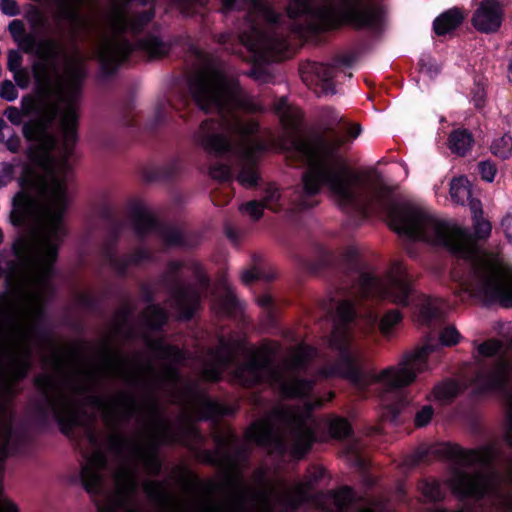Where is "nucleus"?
<instances>
[{
	"instance_id": "1",
	"label": "nucleus",
	"mask_w": 512,
	"mask_h": 512,
	"mask_svg": "<svg viewBox=\"0 0 512 512\" xmlns=\"http://www.w3.org/2000/svg\"><path fill=\"white\" fill-rule=\"evenodd\" d=\"M60 77L51 84L36 82L44 96H24L20 110L32 117L22 127L28 142L27 157L35 165L22 179L21 191L12 199L9 220L28 234L14 244L16 266L13 289L5 307H43L50 290V277L58 249L67 234L63 221L66 208L65 184L56 174L53 157L56 140L50 126L58 117L63 151L71 154L77 140L76 126L85 71L82 62L61 64Z\"/></svg>"
},
{
	"instance_id": "2",
	"label": "nucleus",
	"mask_w": 512,
	"mask_h": 512,
	"mask_svg": "<svg viewBox=\"0 0 512 512\" xmlns=\"http://www.w3.org/2000/svg\"><path fill=\"white\" fill-rule=\"evenodd\" d=\"M345 143L341 132L328 140L292 139L289 155L308 165L302 178L304 196L315 195L325 187L342 209L385 215L398 234L447 248L468 261L467 275L454 273L463 293L483 302L499 301L512 307V271L497 255L479 250L467 229L441 220L421 206L397 201L378 173L362 180L339 153Z\"/></svg>"
},
{
	"instance_id": "3",
	"label": "nucleus",
	"mask_w": 512,
	"mask_h": 512,
	"mask_svg": "<svg viewBox=\"0 0 512 512\" xmlns=\"http://www.w3.org/2000/svg\"><path fill=\"white\" fill-rule=\"evenodd\" d=\"M189 92L200 109L219 114V120L201 122L192 136L195 144L209 154L234 160L240 169L237 181L245 187L255 185L257 154L262 147L256 137L258 123L244 113L262 111L261 105L243 92L224 65L216 62L204 63L191 75Z\"/></svg>"
},
{
	"instance_id": "4",
	"label": "nucleus",
	"mask_w": 512,
	"mask_h": 512,
	"mask_svg": "<svg viewBox=\"0 0 512 512\" xmlns=\"http://www.w3.org/2000/svg\"><path fill=\"white\" fill-rule=\"evenodd\" d=\"M153 424L154 431L146 439L126 444L123 459L113 472L107 468L101 450L85 460L80 478L85 490L95 498L98 512H146L139 495L138 470L142 467L149 474L158 473L161 463L157 447L169 439V426L163 418L155 415Z\"/></svg>"
},
{
	"instance_id": "5",
	"label": "nucleus",
	"mask_w": 512,
	"mask_h": 512,
	"mask_svg": "<svg viewBox=\"0 0 512 512\" xmlns=\"http://www.w3.org/2000/svg\"><path fill=\"white\" fill-rule=\"evenodd\" d=\"M500 455L497 444L460 453L459 466L454 468L447 483L458 496H491L508 512H512V461L506 474L496 472L491 464Z\"/></svg>"
},
{
	"instance_id": "6",
	"label": "nucleus",
	"mask_w": 512,
	"mask_h": 512,
	"mask_svg": "<svg viewBox=\"0 0 512 512\" xmlns=\"http://www.w3.org/2000/svg\"><path fill=\"white\" fill-rule=\"evenodd\" d=\"M318 405V400L313 405L305 403L302 409L278 405L247 430L246 438L249 442L301 457L311 447L319 426L311 414L312 408Z\"/></svg>"
},
{
	"instance_id": "7",
	"label": "nucleus",
	"mask_w": 512,
	"mask_h": 512,
	"mask_svg": "<svg viewBox=\"0 0 512 512\" xmlns=\"http://www.w3.org/2000/svg\"><path fill=\"white\" fill-rule=\"evenodd\" d=\"M316 350L305 345L292 351L281 366H273L271 356L265 349L251 352L246 362L234 371L235 379L243 385L267 382L287 397H304L312 390V382L302 378L306 373V362L314 357Z\"/></svg>"
},
{
	"instance_id": "8",
	"label": "nucleus",
	"mask_w": 512,
	"mask_h": 512,
	"mask_svg": "<svg viewBox=\"0 0 512 512\" xmlns=\"http://www.w3.org/2000/svg\"><path fill=\"white\" fill-rule=\"evenodd\" d=\"M98 374L90 369L68 372L57 360L52 373L37 377V386L63 433L68 434L72 428L86 424L80 400L95 385Z\"/></svg>"
},
{
	"instance_id": "9",
	"label": "nucleus",
	"mask_w": 512,
	"mask_h": 512,
	"mask_svg": "<svg viewBox=\"0 0 512 512\" xmlns=\"http://www.w3.org/2000/svg\"><path fill=\"white\" fill-rule=\"evenodd\" d=\"M360 289L365 296L411 308L418 321L423 323L439 318L444 312L443 300L418 294L413 289L406 275V267L399 260L391 263L383 279L372 274H363Z\"/></svg>"
},
{
	"instance_id": "10",
	"label": "nucleus",
	"mask_w": 512,
	"mask_h": 512,
	"mask_svg": "<svg viewBox=\"0 0 512 512\" xmlns=\"http://www.w3.org/2000/svg\"><path fill=\"white\" fill-rule=\"evenodd\" d=\"M245 3L246 19L240 28V41L259 61H269L272 54L286 49L282 33L283 17L274 12L268 0H223L226 9L241 7Z\"/></svg>"
},
{
	"instance_id": "11",
	"label": "nucleus",
	"mask_w": 512,
	"mask_h": 512,
	"mask_svg": "<svg viewBox=\"0 0 512 512\" xmlns=\"http://www.w3.org/2000/svg\"><path fill=\"white\" fill-rule=\"evenodd\" d=\"M153 17L151 11L144 13L134 12L130 8V1L111 0L110 8L105 21L108 28L98 48V57L106 69H113L121 63L131 51V45L124 39L122 33L131 31L136 33L142 29Z\"/></svg>"
},
{
	"instance_id": "12",
	"label": "nucleus",
	"mask_w": 512,
	"mask_h": 512,
	"mask_svg": "<svg viewBox=\"0 0 512 512\" xmlns=\"http://www.w3.org/2000/svg\"><path fill=\"white\" fill-rule=\"evenodd\" d=\"M306 16L327 25L343 18L356 27H375L380 10L369 0H291L288 17Z\"/></svg>"
},
{
	"instance_id": "13",
	"label": "nucleus",
	"mask_w": 512,
	"mask_h": 512,
	"mask_svg": "<svg viewBox=\"0 0 512 512\" xmlns=\"http://www.w3.org/2000/svg\"><path fill=\"white\" fill-rule=\"evenodd\" d=\"M8 28L20 49L37 57L32 72L40 83L47 85L57 81L61 74V64L81 62L67 57L62 45L55 39L45 38L37 42L34 34L25 33L24 23L20 20H13Z\"/></svg>"
},
{
	"instance_id": "14",
	"label": "nucleus",
	"mask_w": 512,
	"mask_h": 512,
	"mask_svg": "<svg viewBox=\"0 0 512 512\" xmlns=\"http://www.w3.org/2000/svg\"><path fill=\"white\" fill-rule=\"evenodd\" d=\"M338 323L329 340L330 347L337 352V363L321 371L324 377L341 375L357 381L359 377V353L351 345L348 323L354 317V308L349 301H342L337 307Z\"/></svg>"
},
{
	"instance_id": "15",
	"label": "nucleus",
	"mask_w": 512,
	"mask_h": 512,
	"mask_svg": "<svg viewBox=\"0 0 512 512\" xmlns=\"http://www.w3.org/2000/svg\"><path fill=\"white\" fill-rule=\"evenodd\" d=\"M433 350L432 345L426 344L404 355L397 365L389 366L375 375L374 381L389 391L411 385L418 374L428 369L427 357Z\"/></svg>"
},
{
	"instance_id": "16",
	"label": "nucleus",
	"mask_w": 512,
	"mask_h": 512,
	"mask_svg": "<svg viewBox=\"0 0 512 512\" xmlns=\"http://www.w3.org/2000/svg\"><path fill=\"white\" fill-rule=\"evenodd\" d=\"M143 490L148 499L164 512H212L213 504L196 496L178 498L164 482L146 480Z\"/></svg>"
},
{
	"instance_id": "17",
	"label": "nucleus",
	"mask_w": 512,
	"mask_h": 512,
	"mask_svg": "<svg viewBox=\"0 0 512 512\" xmlns=\"http://www.w3.org/2000/svg\"><path fill=\"white\" fill-rule=\"evenodd\" d=\"M105 370V373L130 384L140 383L154 376L159 379L167 378L172 381L177 379V375L172 367L156 375L154 367L150 363L144 364L139 359H129L122 356L114 357Z\"/></svg>"
},
{
	"instance_id": "18",
	"label": "nucleus",
	"mask_w": 512,
	"mask_h": 512,
	"mask_svg": "<svg viewBox=\"0 0 512 512\" xmlns=\"http://www.w3.org/2000/svg\"><path fill=\"white\" fill-rule=\"evenodd\" d=\"M95 404L111 427H117L120 423L136 416L139 410L136 399L127 392L96 399Z\"/></svg>"
},
{
	"instance_id": "19",
	"label": "nucleus",
	"mask_w": 512,
	"mask_h": 512,
	"mask_svg": "<svg viewBox=\"0 0 512 512\" xmlns=\"http://www.w3.org/2000/svg\"><path fill=\"white\" fill-rule=\"evenodd\" d=\"M181 267V263L172 262L168 267V279L176 282L170 303L176 309L179 317L188 319L196 311L199 302L200 294L194 287H182L178 284V278L174 275Z\"/></svg>"
},
{
	"instance_id": "20",
	"label": "nucleus",
	"mask_w": 512,
	"mask_h": 512,
	"mask_svg": "<svg viewBox=\"0 0 512 512\" xmlns=\"http://www.w3.org/2000/svg\"><path fill=\"white\" fill-rule=\"evenodd\" d=\"M301 77L308 87L319 94H333V66L323 63H306L301 66Z\"/></svg>"
},
{
	"instance_id": "21",
	"label": "nucleus",
	"mask_w": 512,
	"mask_h": 512,
	"mask_svg": "<svg viewBox=\"0 0 512 512\" xmlns=\"http://www.w3.org/2000/svg\"><path fill=\"white\" fill-rule=\"evenodd\" d=\"M236 354V349L229 343L221 341L216 351L210 352L202 366L203 376L208 380H217L227 369Z\"/></svg>"
},
{
	"instance_id": "22",
	"label": "nucleus",
	"mask_w": 512,
	"mask_h": 512,
	"mask_svg": "<svg viewBox=\"0 0 512 512\" xmlns=\"http://www.w3.org/2000/svg\"><path fill=\"white\" fill-rule=\"evenodd\" d=\"M472 21L478 31H496L502 22V9L498 0H481Z\"/></svg>"
},
{
	"instance_id": "23",
	"label": "nucleus",
	"mask_w": 512,
	"mask_h": 512,
	"mask_svg": "<svg viewBox=\"0 0 512 512\" xmlns=\"http://www.w3.org/2000/svg\"><path fill=\"white\" fill-rule=\"evenodd\" d=\"M274 110L285 128L296 129L298 127L301 112L297 107L289 104L285 98H281L275 103Z\"/></svg>"
},
{
	"instance_id": "24",
	"label": "nucleus",
	"mask_w": 512,
	"mask_h": 512,
	"mask_svg": "<svg viewBox=\"0 0 512 512\" xmlns=\"http://www.w3.org/2000/svg\"><path fill=\"white\" fill-rule=\"evenodd\" d=\"M463 18V14L458 9H450L434 20V31L437 35H445L457 28Z\"/></svg>"
},
{
	"instance_id": "25",
	"label": "nucleus",
	"mask_w": 512,
	"mask_h": 512,
	"mask_svg": "<svg viewBox=\"0 0 512 512\" xmlns=\"http://www.w3.org/2000/svg\"><path fill=\"white\" fill-rule=\"evenodd\" d=\"M135 229L139 234H145L155 227V218L152 211L143 203L133 207Z\"/></svg>"
},
{
	"instance_id": "26",
	"label": "nucleus",
	"mask_w": 512,
	"mask_h": 512,
	"mask_svg": "<svg viewBox=\"0 0 512 512\" xmlns=\"http://www.w3.org/2000/svg\"><path fill=\"white\" fill-rule=\"evenodd\" d=\"M236 303H238V301L234 292L227 283H224L215 294L213 309L217 310L219 313L229 314L232 312Z\"/></svg>"
},
{
	"instance_id": "27",
	"label": "nucleus",
	"mask_w": 512,
	"mask_h": 512,
	"mask_svg": "<svg viewBox=\"0 0 512 512\" xmlns=\"http://www.w3.org/2000/svg\"><path fill=\"white\" fill-rule=\"evenodd\" d=\"M312 481L309 479L304 482L297 483L292 488L281 487V491L284 492L283 500L292 506H296L309 497V490L311 488Z\"/></svg>"
},
{
	"instance_id": "28",
	"label": "nucleus",
	"mask_w": 512,
	"mask_h": 512,
	"mask_svg": "<svg viewBox=\"0 0 512 512\" xmlns=\"http://www.w3.org/2000/svg\"><path fill=\"white\" fill-rule=\"evenodd\" d=\"M12 440V423L10 416L4 412L0 417V463L9 455Z\"/></svg>"
},
{
	"instance_id": "29",
	"label": "nucleus",
	"mask_w": 512,
	"mask_h": 512,
	"mask_svg": "<svg viewBox=\"0 0 512 512\" xmlns=\"http://www.w3.org/2000/svg\"><path fill=\"white\" fill-rule=\"evenodd\" d=\"M192 413L196 418L205 419L221 413V410L217 403L205 395H200L193 404Z\"/></svg>"
},
{
	"instance_id": "30",
	"label": "nucleus",
	"mask_w": 512,
	"mask_h": 512,
	"mask_svg": "<svg viewBox=\"0 0 512 512\" xmlns=\"http://www.w3.org/2000/svg\"><path fill=\"white\" fill-rule=\"evenodd\" d=\"M25 18L34 31L43 32L48 30V17L41 8L35 5H28L25 8Z\"/></svg>"
},
{
	"instance_id": "31",
	"label": "nucleus",
	"mask_w": 512,
	"mask_h": 512,
	"mask_svg": "<svg viewBox=\"0 0 512 512\" xmlns=\"http://www.w3.org/2000/svg\"><path fill=\"white\" fill-rule=\"evenodd\" d=\"M472 144V136L466 130H456L450 135V149L459 155H465L471 149Z\"/></svg>"
},
{
	"instance_id": "32",
	"label": "nucleus",
	"mask_w": 512,
	"mask_h": 512,
	"mask_svg": "<svg viewBox=\"0 0 512 512\" xmlns=\"http://www.w3.org/2000/svg\"><path fill=\"white\" fill-rule=\"evenodd\" d=\"M470 186L467 178L460 176L450 183V197L456 204L463 205L470 198Z\"/></svg>"
},
{
	"instance_id": "33",
	"label": "nucleus",
	"mask_w": 512,
	"mask_h": 512,
	"mask_svg": "<svg viewBox=\"0 0 512 512\" xmlns=\"http://www.w3.org/2000/svg\"><path fill=\"white\" fill-rule=\"evenodd\" d=\"M460 388L457 383L453 381H447L436 385L432 391V397L441 403L447 402L454 398Z\"/></svg>"
},
{
	"instance_id": "34",
	"label": "nucleus",
	"mask_w": 512,
	"mask_h": 512,
	"mask_svg": "<svg viewBox=\"0 0 512 512\" xmlns=\"http://www.w3.org/2000/svg\"><path fill=\"white\" fill-rule=\"evenodd\" d=\"M491 152L502 159H507L512 154V137L503 135L493 141L491 144Z\"/></svg>"
},
{
	"instance_id": "35",
	"label": "nucleus",
	"mask_w": 512,
	"mask_h": 512,
	"mask_svg": "<svg viewBox=\"0 0 512 512\" xmlns=\"http://www.w3.org/2000/svg\"><path fill=\"white\" fill-rule=\"evenodd\" d=\"M403 316L400 311L393 309L387 312L381 319L379 329L385 337H389L396 325H398Z\"/></svg>"
},
{
	"instance_id": "36",
	"label": "nucleus",
	"mask_w": 512,
	"mask_h": 512,
	"mask_svg": "<svg viewBox=\"0 0 512 512\" xmlns=\"http://www.w3.org/2000/svg\"><path fill=\"white\" fill-rule=\"evenodd\" d=\"M145 318L149 326L158 328L165 323L167 314L162 308L152 305L145 311Z\"/></svg>"
},
{
	"instance_id": "37",
	"label": "nucleus",
	"mask_w": 512,
	"mask_h": 512,
	"mask_svg": "<svg viewBox=\"0 0 512 512\" xmlns=\"http://www.w3.org/2000/svg\"><path fill=\"white\" fill-rule=\"evenodd\" d=\"M155 354L163 359H165L169 364L176 363L181 360V352L172 346L165 345L164 343H159L155 348Z\"/></svg>"
},
{
	"instance_id": "38",
	"label": "nucleus",
	"mask_w": 512,
	"mask_h": 512,
	"mask_svg": "<svg viewBox=\"0 0 512 512\" xmlns=\"http://www.w3.org/2000/svg\"><path fill=\"white\" fill-rule=\"evenodd\" d=\"M502 343L498 340H488L476 345V352L481 357H493L500 353Z\"/></svg>"
},
{
	"instance_id": "39",
	"label": "nucleus",
	"mask_w": 512,
	"mask_h": 512,
	"mask_svg": "<svg viewBox=\"0 0 512 512\" xmlns=\"http://www.w3.org/2000/svg\"><path fill=\"white\" fill-rule=\"evenodd\" d=\"M420 490L428 501H438L442 499L443 492L439 484L435 481H425L421 484Z\"/></svg>"
},
{
	"instance_id": "40",
	"label": "nucleus",
	"mask_w": 512,
	"mask_h": 512,
	"mask_svg": "<svg viewBox=\"0 0 512 512\" xmlns=\"http://www.w3.org/2000/svg\"><path fill=\"white\" fill-rule=\"evenodd\" d=\"M439 339L442 346H453L460 341L461 335L454 326H446L440 332Z\"/></svg>"
},
{
	"instance_id": "41",
	"label": "nucleus",
	"mask_w": 512,
	"mask_h": 512,
	"mask_svg": "<svg viewBox=\"0 0 512 512\" xmlns=\"http://www.w3.org/2000/svg\"><path fill=\"white\" fill-rule=\"evenodd\" d=\"M329 430L336 438H343L350 432L349 423L341 418H333L329 423Z\"/></svg>"
},
{
	"instance_id": "42",
	"label": "nucleus",
	"mask_w": 512,
	"mask_h": 512,
	"mask_svg": "<svg viewBox=\"0 0 512 512\" xmlns=\"http://www.w3.org/2000/svg\"><path fill=\"white\" fill-rule=\"evenodd\" d=\"M264 205L261 201H249L240 206V211L250 218L257 220L262 216Z\"/></svg>"
},
{
	"instance_id": "43",
	"label": "nucleus",
	"mask_w": 512,
	"mask_h": 512,
	"mask_svg": "<svg viewBox=\"0 0 512 512\" xmlns=\"http://www.w3.org/2000/svg\"><path fill=\"white\" fill-rule=\"evenodd\" d=\"M475 236L479 239L488 238L491 234V223L483 216L478 219H472Z\"/></svg>"
},
{
	"instance_id": "44",
	"label": "nucleus",
	"mask_w": 512,
	"mask_h": 512,
	"mask_svg": "<svg viewBox=\"0 0 512 512\" xmlns=\"http://www.w3.org/2000/svg\"><path fill=\"white\" fill-rule=\"evenodd\" d=\"M434 415V409L430 405L423 406L415 415V425L417 427L426 426Z\"/></svg>"
},
{
	"instance_id": "45",
	"label": "nucleus",
	"mask_w": 512,
	"mask_h": 512,
	"mask_svg": "<svg viewBox=\"0 0 512 512\" xmlns=\"http://www.w3.org/2000/svg\"><path fill=\"white\" fill-rule=\"evenodd\" d=\"M18 97V91L16 86L9 80H6L0 84V98L6 101H14Z\"/></svg>"
},
{
	"instance_id": "46",
	"label": "nucleus",
	"mask_w": 512,
	"mask_h": 512,
	"mask_svg": "<svg viewBox=\"0 0 512 512\" xmlns=\"http://www.w3.org/2000/svg\"><path fill=\"white\" fill-rule=\"evenodd\" d=\"M280 199V193L277 187L270 185L266 189L265 196L263 198V205L265 208L274 209V206Z\"/></svg>"
},
{
	"instance_id": "47",
	"label": "nucleus",
	"mask_w": 512,
	"mask_h": 512,
	"mask_svg": "<svg viewBox=\"0 0 512 512\" xmlns=\"http://www.w3.org/2000/svg\"><path fill=\"white\" fill-rule=\"evenodd\" d=\"M4 116L9 120V122L11 124L16 125V126H19V125L23 126V124L25 123L24 118H26V117L24 116L23 113H21V110L18 107L9 106L8 108L5 109Z\"/></svg>"
},
{
	"instance_id": "48",
	"label": "nucleus",
	"mask_w": 512,
	"mask_h": 512,
	"mask_svg": "<svg viewBox=\"0 0 512 512\" xmlns=\"http://www.w3.org/2000/svg\"><path fill=\"white\" fill-rule=\"evenodd\" d=\"M0 142L4 143L7 150H9L11 153H18L22 147L21 139L15 133H11V135L6 139L4 138L3 134H0Z\"/></svg>"
},
{
	"instance_id": "49",
	"label": "nucleus",
	"mask_w": 512,
	"mask_h": 512,
	"mask_svg": "<svg viewBox=\"0 0 512 512\" xmlns=\"http://www.w3.org/2000/svg\"><path fill=\"white\" fill-rule=\"evenodd\" d=\"M210 174L215 179L226 180L231 177L232 171L229 165L219 164L210 168Z\"/></svg>"
},
{
	"instance_id": "50",
	"label": "nucleus",
	"mask_w": 512,
	"mask_h": 512,
	"mask_svg": "<svg viewBox=\"0 0 512 512\" xmlns=\"http://www.w3.org/2000/svg\"><path fill=\"white\" fill-rule=\"evenodd\" d=\"M479 172L483 180L492 182L496 175V167L489 161L479 163Z\"/></svg>"
},
{
	"instance_id": "51",
	"label": "nucleus",
	"mask_w": 512,
	"mask_h": 512,
	"mask_svg": "<svg viewBox=\"0 0 512 512\" xmlns=\"http://www.w3.org/2000/svg\"><path fill=\"white\" fill-rule=\"evenodd\" d=\"M506 401L508 405V415H509V427L505 433V440L508 445L512 446V388L509 391L505 392Z\"/></svg>"
},
{
	"instance_id": "52",
	"label": "nucleus",
	"mask_w": 512,
	"mask_h": 512,
	"mask_svg": "<svg viewBox=\"0 0 512 512\" xmlns=\"http://www.w3.org/2000/svg\"><path fill=\"white\" fill-rule=\"evenodd\" d=\"M144 48L152 55L159 56L166 52V47L160 43L157 39H149L145 44Z\"/></svg>"
},
{
	"instance_id": "53",
	"label": "nucleus",
	"mask_w": 512,
	"mask_h": 512,
	"mask_svg": "<svg viewBox=\"0 0 512 512\" xmlns=\"http://www.w3.org/2000/svg\"><path fill=\"white\" fill-rule=\"evenodd\" d=\"M22 56L19 51L12 50L8 54V68L12 72L20 71Z\"/></svg>"
},
{
	"instance_id": "54",
	"label": "nucleus",
	"mask_w": 512,
	"mask_h": 512,
	"mask_svg": "<svg viewBox=\"0 0 512 512\" xmlns=\"http://www.w3.org/2000/svg\"><path fill=\"white\" fill-rule=\"evenodd\" d=\"M500 227L507 240L512 242V213H507L502 218Z\"/></svg>"
},
{
	"instance_id": "55",
	"label": "nucleus",
	"mask_w": 512,
	"mask_h": 512,
	"mask_svg": "<svg viewBox=\"0 0 512 512\" xmlns=\"http://www.w3.org/2000/svg\"><path fill=\"white\" fill-rule=\"evenodd\" d=\"M352 498V490L350 488H343L339 493L335 496V502L339 509H342L348 501Z\"/></svg>"
},
{
	"instance_id": "56",
	"label": "nucleus",
	"mask_w": 512,
	"mask_h": 512,
	"mask_svg": "<svg viewBox=\"0 0 512 512\" xmlns=\"http://www.w3.org/2000/svg\"><path fill=\"white\" fill-rule=\"evenodd\" d=\"M1 10L8 16H15L19 13V8L15 0H2Z\"/></svg>"
},
{
	"instance_id": "57",
	"label": "nucleus",
	"mask_w": 512,
	"mask_h": 512,
	"mask_svg": "<svg viewBox=\"0 0 512 512\" xmlns=\"http://www.w3.org/2000/svg\"><path fill=\"white\" fill-rule=\"evenodd\" d=\"M469 200V208L472 214V219H478L483 216L482 204L477 199H468Z\"/></svg>"
},
{
	"instance_id": "58",
	"label": "nucleus",
	"mask_w": 512,
	"mask_h": 512,
	"mask_svg": "<svg viewBox=\"0 0 512 512\" xmlns=\"http://www.w3.org/2000/svg\"><path fill=\"white\" fill-rule=\"evenodd\" d=\"M260 278V271L258 268L253 267L249 270H245L241 274V280L243 283L248 284L251 281Z\"/></svg>"
},
{
	"instance_id": "59",
	"label": "nucleus",
	"mask_w": 512,
	"mask_h": 512,
	"mask_svg": "<svg viewBox=\"0 0 512 512\" xmlns=\"http://www.w3.org/2000/svg\"><path fill=\"white\" fill-rule=\"evenodd\" d=\"M14 78H15L17 85L21 88H26L29 84V78L25 71L20 70V71L14 72Z\"/></svg>"
},
{
	"instance_id": "60",
	"label": "nucleus",
	"mask_w": 512,
	"mask_h": 512,
	"mask_svg": "<svg viewBox=\"0 0 512 512\" xmlns=\"http://www.w3.org/2000/svg\"><path fill=\"white\" fill-rule=\"evenodd\" d=\"M473 102L476 108H482L485 102V94L482 89H479L473 97Z\"/></svg>"
},
{
	"instance_id": "61",
	"label": "nucleus",
	"mask_w": 512,
	"mask_h": 512,
	"mask_svg": "<svg viewBox=\"0 0 512 512\" xmlns=\"http://www.w3.org/2000/svg\"><path fill=\"white\" fill-rule=\"evenodd\" d=\"M345 132L347 133L348 136H350L352 139H354L359 136V134L361 132V128L358 124H354L351 126H346Z\"/></svg>"
},
{
	"instance_id": "62",
	"label": "nucleus",
	"mask_w": 512,
	"mask_h": 512,
	"mask_svg": "<svg viewBox=\"0 0 512 512\" xmlns=\"http://www.w3.org/2000/svg\"><path fill=\"white\" fill-rule=\"evenodd\" d=\"M359 253V249L356 246H349L345 249V257L349 260H352Z\"/></svg>"
},
{
	"instance_id": "63",
	"label": "nucleus",
	"mask_w": 512,
	"mask_h": 512,
	"mask_svg": "<svg viewBox=\"0 0 512 512\" xmlns=\"http://www.w3.org/2000/svg\"><path fill=\"white\" fill-rule=\"evenodd\" d=\"M272 302L271 296L263 294L257 298V303L262 307H268Z\"/></svg>"
},
{
	"instance_id": "64",
	"label": "nucleus",
	"mask_w": 512,
	"mask_h": 512,
	"mask_svg": "<svg viewBox=\"0 0 512 512\" xmlns=\"http://www.w3.org/2000/svg\"><path fill=\"white\" fill-rule=\"evenodd\" d=\"M171 234H172V237L171 238L167 237V239H166L167 242H169V243H179L180 242V234L178 232H175V231H173Z\"/></svg>"
}]
</instances>
